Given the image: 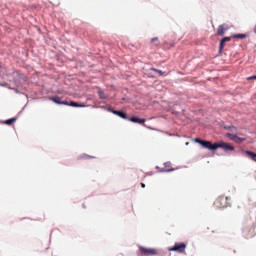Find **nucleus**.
I'll list each match as a JSON object with an SVG mask.
<instances>
[{
  "instance_id": "obj_5",
  "label": "nucleus",
  "mask_w": 256,
  "mask_h": 256,
  "mask_svg": "<svg viewBox=\"0 0 256 256\" xmlns=\"http://www.w3.org/2000/svg\"><path fill=\"white\" fill-rule=\"evenodd\" d=\"M229 28L225 26V24L219 25L217 30V35L219 37H223L225 35V31H227Z\"/></svg>"
},
{
  "instance_id": "obj_24",
  "label": "nucleus",
  "mask_w": 256,
  "mask_h": 256,
  "mask_svg": "<svg viewBox=\"0 0 256 256\" xmlns=\"http://www.w3.org/2000/svg\"><path fill=\"white\" fill-rule=\"evenodd\" d=\"M141 187H142V189H145V184L141 183Z\"/></svg>"
},
{
  "instance_id": "obj_10",
  "label": "nucleus",
  "mask_w": 256,
  "mask_h": 256,
  "mask_svg": "<svg viewBox=\"0 0 256 256\" xmlns=\"http://www.w3.org/2000/svg\"><path fill=\"white\" fill-rule=\"evenodd\" d=\"M244 154L246 155V157H248V159H251L252 161H255V163H256V153L255 152L246 150V151H244Z\"/></svg>"
},
{
  "instance_id": "obj_19",
  "label": "nucleus",
  "mask_w": 256,
  "mask_h": 256,
  "mask_svg": "<svg viewBox=\"0 0 256 256\" xmlns=\"http://www.w3.org/2000/svg\"><path fill=\"white\" fill-rule=\"evenodd\" d=\"M151 43H156V45H159V38H157V37L152 38Z\"/></svg>"
},
{
  "instance_id": "obj_18",
  "label": "nucleus",
  "mask_w": 256,
  "mask_h": 256,
  "mask_svg": "<svg viewBox=\"0 0 256 256\" xmlns=\"http://www.w3.org/2000/svg\"><path fill=\"white\" fill-rule=\"evenodd\" d=\"M224 129H233L234 131H237V128L233 125L230 126H224Z\"/></svg>"
},
{
  "instance_id": "obj_14",
  "label": "nucleus",
  "mask_w": 256,
  "mask_h": 256,
  "mask_svg": "<svg viewBox=\"0 0 256 256\" xmlns=\"http://www.w3.org/2000/svg\"><path fill=\"white\" fill-rule=\"evenodd\" d=\"M164 167L168 173H170V171H175V169L171 168V162L164 163Z\"/></svg>"
},
{
  "instance_id": "obj_13",
  "label": "nucleus",
  "mask_w": 256,
  "mask_h": 256,
  "mask_svg": "<svg viewBox=\"0 0 256 256\" xmlns=\"http://www.w3.org/2000/svg\"><path fill=\"white\" fill-rule=\"evenodd\" d=\"M232 37L234 39H247L248 35L247 34H233Z\"/></svg>"
},
{
  "instance_id": "obj_7",
  "label": "nucleus",
  "mask_w": 256,
  "mask_h": 256,
  "mask_svg": "<svg viewBox=\"0 0 256 256\" xmlns=\"http://www.w3.org/2000/svg\"><path fill=\"white\" fill-rule=\"evenodd\" d=\"M113 115H117L121 119H126L129 121V117L127 116V113L123 111H117V110H112Z\"/></svg>"
},
{
  "instance_id": "obj_22",
  "label": "nucleus",
  "mask_w": 256,
  "mask_h": 256,
  "mask_svg": "<svg viewBox=\"0 0 256 256\" xmlns=\"http://www.w3.org/2000/svg\"><path fill=\"white\" fill-rule=\"evenodd\" d=\"M252 79H256V75L248 77V81H251Z\"/></svg>"
},
{
  "instance_id": "obj_11",
  "label": "nucleus",
  "mask_w": 256,
  "mask_h": 256,
  "mask_svg": "<svg viewBox=\"0 0 256 256\" xmlns=\"http://www.w3.org/2000/svg\"><path fill=\"white\" fill-rule=\"evenodd\" d=\"M244 234L246 237H253V235H255V228L254 227L246 228L244 230Z\"/></svg>"
},
{
  "instance_id": "obj_1",
  "label": "nucleus",
  "mask_w": 256,
  "mask_h": 256,
  "mask_svg": "<svg viewBox=\"0 0 256 256\" xmlns=\"http://www.w3.org/2000/svg\"><path fill=\"white\" fill-rule=\"evenodd\" d=\"M194 141L195 143H199V145H201L204 149H209L210 151H217V149H223L224 151H235V146L225 142L213 144L210 141L201 140L199 138H196Z\"/></svg>"
},
{
  "instance_id": "obj_23",
  "label": "nucleus",
  "mask_w": 256,
  "mask_h": 256,
  "mask_svg": "<svg viewBox=\"0 0 256 256\" xmlns=\"http://www.w3.org/2000/svg\"><path fill=\"white\" fill-rule=\"evenodd\" d=\"M81 159H88V157L84 155V156H81Z\"/></svg>"
},
{
  "instance_id": "obj_4",
  "label": "nucleus",
  "mask_w": 256,
  "mask_h": 256,
  "mask_svg": "<svg viewBox=\"0 0 256 256\" xmlns=\"http://www.w3.org/2000/svg\"><path fill=\"white\" fill-rule=\"evenodd\" d=\"M141 255H157V249L155 248H145L143 246L139 247Z\"/></svg>"
},
{
  "instance_id": "obj_20",
  "label": "nucleus",
  "mask_w": 256,
  "mask_h": 256,
  "mask_svg": "<svg viewBox=\"0 0 256 256\" xmlns=\"http://www.w3.org/2000/svg\"><path fill=\"white\" fill-rule=\"evenodd\" d=\"M152 71H155L156 73H159V75H163V72L161 70L152 68Z\"/></svg>"
},
{
  "instance_id": "obj_17",
  "label": "nucleus",
  "mask_w": 256,
  "mask_h": 256,
  "mask_svg": "<svg viewBox=\"0 0 256 256\" xmlns=\"http://www.w3.org/2000/svg\"><path fill=\"white\" fill-rule=\"evenodd\" d=\"M98 95H99L100 99H107V97L105 96V92H103V90H99Z\"/></svg>"
},
{
  "instance_id": "obj_12",
  "label": "nucleus",
  "mask_w": 256,
  "mask_h": 256,
  "mask_svg": "<svg viewBox=\"0 0 256 256\" xmlns=\"http://www.w3.org/2000/svg\"><path fill=\"white\" fill-rule=\"evenodd\" d=\"M231 41V37H224L221 41H220V45H219V50L223 51L224 47H225V43Z\"/></svg>"
},
{
  "instance_id": "obj_9",
  "label": "nucleus",
  "mask_w": 256,
  "mask_h": 256,
  "mask_svg": "<svg viewBox=\"0 0 256 256\" xmlns=\"http://www.w3.org/2000/svg\"><path fill=\"white\" fill-rule=\"evenodd\" d=\"M128 121H131L132 123H138L139 125H143V124H145V119H143V118H137V117H131V118H129L128 117Z\"/></svg>"
},
{
  "instance_id": "obj_25",
  "label": "nucleus",
  "mask_w": 256,
  "mask_h": 256,
  "mask_svg": "<svg viewBox=\"0 0 256 256\" xmlns=\"http://www.w3.org/2000/svg\"><path fill=\"white\" fill-rule=\"evenodd\" d=\"M15 92L18 93L19 91L17 89H15Z\"/></svg>"
},
{
  "instance_id": "obj_21",
  "label": "nucleus",
  "mask_w": 256,
  "mask_h": 256,
  "mask_svg": "<svg viewBox=\"0 0 256 256\" xmlns=\"http://www.w3.org/2000/svg\"><path fill=\"white\" fill-rule=\"evenodd\" d=\"M0 86L1 87H9V84L7 82H4V83H0Z\"/></svg>"
},
{
  "instance_id": "obj_16",
  "label": "nucleus",
  "mask_w": 256,
  "mask_h": 256,
  "mask_svg": "<svg viewBox=\"0 0 256 256\" xmlns=\"http://www.w3.org/2000/svg\"><path fill=\"white\" fill-rule=\"evenodd\" d=\"M68 106L69 107H83V105H81L77 102H74V101H72L71 103H68Z\"/></svg>"
},
{
  "instance_id": "obj_2",
  "label": "nucleus",
  "mask_w": 256,
  "mask_h": 256,
  "mask_svg": "<svg viewBox=\"0 0 256 256\" xmlns=\"http://www.w3.org/2000/svg\"><path fill=\"white\" fill-rule=\"evenodd\" d=\"M214 205L217 209H226V207H231V198L226 196H219L215 201Z\"/></svg>"
},
{
  "instance_id": "obj_6",
  "label": "nucleus",
  "mask_w": 256,
  "mask_h": 256,
  "mask_svg": "<svg viewBox=\"0 0 256 256\" xmlns=\"http://www.w3.org/2000/svg\"><path fill=\"white\" fill-rule=\"evenodd\" d=\"M50 101H53L54 103H56V105H69V102L61 101V97H59V96L50 98Z\"/></svg>"
},
{
  "instance_id": "obj_8",
  "label": "nucleus",
  "mask_w": 256,
  "mask_h": 256,
  "mask_svg": "<svg viewBox=\"0 0 256 256\" xmlns=\"http://www.w3.org/2000/svg\"><path fill=\"white\" fill-rule=\"evenodd\" d=\"M226 137H229V139L231 141H235L236 143H239V141H245V139L243 138H239V136L235 135V134H231V133H227Z\"/></svg>"
},
{
  "instance_id": "obj_3",
  "label": "nucleus",
  "mask_w": 256,
  "mask_h": 256,
  "mask_svg": "<svg viewBox=\"0 0 256 256\" xmlns=\"http://www.w3.org/2000/svg\"><path fill=\"white\" fill-rule=\"evenodd\" d=\"M185 249H187V244L181 242L175 243L173 247L168 248V251H174L175 253H185Z\"/></svg>"
},
{
  "instance_id": "obj_15",
  "label": "nucleus",
  "mask_w": 256,
  "mask_h": 256,
  "mask_svg": "<svg viewBox=\"0 0 256 256\" xmlns=\"http://www.w3.org/2000/svg\"><path fill=\"white\" fill-rule=\"evenodd\" d=\"M17 121V118H11L5 121V125H13Z\"/></svg>"
}]
</instances>
